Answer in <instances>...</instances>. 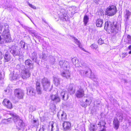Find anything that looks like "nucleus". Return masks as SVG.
Instances as JSON below:
<instances>
[{"mask_svg":"<svg viewBox=\"0 0 131 131\" xmlns=\"http://www.w3.org/2000/svg\"><path fill=\"white\" fill-rule=\"evenodd\" d=\"M8 28V26L6 24H4L0 26L1 31H3L2 36H0V41L4 42L5 41L6 42H9L12 41Z\"/></svg>","mask_w":131,"mask_h":131,"instance_id":"f257e3e1","label":"nucleus"},{"mask_svg":"<svg viewBox=\"0 0 131 131\" xmlns=\"http://www.w3.org/2000/svg\"><path fill=\"white\" fill-rule=\"evenodd\" d=\"M106 123L103 121H100L96 125V127L94 125L91 124L89 128L90 131H94L98 128L100 129L99 131H106L105 125Z\"/></svg>","mask_w":131,"mask_h":131,"instance_id":"f03ea898","label":"nucleus"},{"mask_svg":"<svg viewBox=\"0 0 131 131\" xmlns=\"http://www.w3.org/2000/svg\"><path fill=\"white\" fill-rule=\"evenodd\" d=\"M10 115L13 116V121L15 124H16V127L18 128L19 130H20L24 126V123L23 120L16 114L11 113Z\"/></svg>","mask_w":131,"mask_h":131,"instance_id":"7ed1b4c3","label":"nucleus"},{"mask_svg":"<svg viewBox=\"0 0 131 131\" xmlns=\"http://www.w3.org/2000/svg\"><path fill=\"white\" fill-rule=\"evenodd\" d=\"M117 9L114 5H111L108 7L106 9V14L109 16L114 15L117 12Z\"/></svg>","mask_w":131,"mask_h":131,"instance_id":"20e7f679","label":"nucleus"},{"mask_svg":"<svg viewBox=\"0 0 131 131\" xmlns=\"http://www.w3.org/2000/svg\"><path fill=\"white\" fill-rule=\"evenodd\" d=\"M72 62L74 65L77 67H82L86 66V64L81 59H78L76 58H73Z\"/></svg>","mask_w":131,"mask_h":131,"instance_id":"39448f33","label":"nucleus"},{"mask_svg":"<svg viewBox=\"0 0 131 131\" xmlns=\"http://www.w3.org/2000/svg\"><path fill=\"white\" fill-rule=\"evenodd\" d=\"M41 82L43 87L44 90L47 91L50 87V81L47 78H44L41 81Z\"/></svg>","mask_w":131,"mask_h":131,"instance_id":"423d86ee","label":"nucleus"},{"mask_svg":"<svg viewBox=\"0 0 131 131\" xmlns=\"http://www.w3.org/2000/svg\"><path fill=\"white\" fill-rule=\"evenodd\" d=\"M11 50L10 52L13 55L15 56H19L21 53L20 48L15 46H12L11 48Z\"/></svg>","mask_w":131,"mask_h":131,"instance_id":"0eeeda50","label":"nucleus"},{"mask_svg":"<svg viewBox=\"0 0 131 131\" xmlns=\"http://www.w3.org/2000/svg\"><path fill=\"white\" fill-rule=\"evenodd\" d=\"M14 95L19 99H23L24 95V91L20 89H16L15 90Z\"/></svg>","mask_w":131,"mask_h":131,"instance_id":"6e6552de","label":"nucleus"},{"mask_svg":"<svg viewBox=\"0 0 131 131\" xmlns=\"http://www.w3.org/2000/svg\"><path fill=\"white\" fill-rule=\"evenodd\" d=\"M21 75L23 79H26L30 76V73L28 69H25L22 71Z\"/></svg>","mask_w":131,"mask_h":131,"instance_id":"1a4fd4ad","label":"nucleus"},{"mask_svg":"<svg viewBox=\"0 0 131 131\" xmlns=\"http://www.w3.org/2000/svg\"><path fill=\"white\" fill-rule=\"evenodd\" d=\"M69 69L68 68L63 69L64 70L61 72V76L67 79L69 78L70 77L71 74Z\"/></svg>","mask_w":131,"mask_h":131,"instance_id":"9d476101","label":"nucleus"},{"mask_svg":"<svg viewBox=\"0 0 131 131\" xmlns=\"http://www.w3.org/2000/svg\"><path fill=\"white\" fill-rule=\"evenodd\" d=\"M59 65L63 69L66 68L69 69L70 67L69 62L64 60L60 61L59 62Z\"/></svg>","mask_w":131,"mask_h":131,"instance_id":"9b49d317","label":"nucleus"},{"mask_svg":"<svg viewBox=\"0 0 131 131\" xmlns=\"http://www.w3.org/2000/svg\"><path fill=\"white\" fill-rule=\"evenodd\" d=\"M3 104L8 108L11 109L13 108L12 103L7 99H5L3 100Z\"/></svg>","mask_w":131,"mask_h":131,"instance_id":"f8f14e48","label":"nucleus"},{"mask_svg":"<svg viewBox=\"0 0 131 131\" xmlns=\"http://www.w3.org/2000/svg\"><path fill=\"white\" fill-rule=\"evenodd\" d=\"M27 94L30 96H34L35 94V91L34 88L31 87H30L27 88Z\"/></svg>","mask_w":131,"mask_h":131,"instance_id":"ddd939ff","label":"nucleus"},{"mask_svg":"<svg viewBox=\"0 0 131 131\" xmlns=\"http://www.w3.org/2000/svg\"><path fill=\"white\" fill-rule=\"evenodd\" d=\"M84 95V91L82 89H80L78 90L75 93V95L77 98L82 97Z\"/></svg>","mask_w":131,"mask_h":131,"instance_id":"4468645a","label":"nucleus"},{"mask_svg":"<svg viewBox=\"0 0 131 131\" xmlns=\"http://www.w3.org/2000/svg\"><path fill=\"white\" fill-rule=\"evenodd\" d=\"M57 116L59 119L61 118V120L63 121L66 120L67 118L66 114L63 112H59L57 114Z\"/></svg>","mask_w":131,"mask_h":131,"instance_id":"2eb2a0df","label":"nucleus"},{"mask_svg":"<svg viewBox=\"0 0 131 131\" xmlns=\"http://www.w3.org/2000/svg\"><path fill=\"white\" fill-rule=\"evenodd\" d=\"M50 98L52 101L55 102H59L60 101V99L57 94L51 95Z\"/></svg>","mask_w":131,"mask_h":131,"instance_id":"dca6fc26","label":"nucleus"},{"mask_svg":"<svg viewBox=\"0 0 131 131\" xmlns=\"http://www.w3.org/2000/svg\"><path fill=\"white\" fill-rule=\"evenodd\" d=\"M71 125L70 123L67 121L64 122L62 125L64 130H65L69 129Z\"/></svg>","mask_w":131,"mask_h":131,"instance_id":"f3484780","label":"nucleus"},{"mask_svg":"<svg viewBox=\"0 0 131 131\" xmlns=\"http://www.w3.org/2000/svg\"><path fill=\"white\" fill-rule=\"evenodd\" d=\"M113 124L116 129L117 130L119 126V121L116 117L113 120Z\"/></svg>","mask_w":131,"mask_h":131,"instance_id":"a211bd4d","label":"nucleus"},{"mask_svg":"<svg viewBox=\"0 0 131 131\" xmlns=\"http://www.w3.org/2000/svg\"><path fill=\"white\" fill-rule=\"evenodd\" d=\"M73 39L74 41L78 45V46L79 47L82 49L83 51L86 52L84 48L81 47V43L75 37L72 36L71 37Z\"/></svg>","mask_w":131,"mask_h":131,"instance_id":"6ab92c4d","label":"nucleus"},{"mask_svg":"<svg viewBox=\"0 0 131 131\" xmlns=\"http://www.w3.org/2000/svg\"><path fill=\"white\" fill-rule=\"evenodd\" d=\"M36 90L38 93L40 94L42 93L41 89L40 86V83L38 81H37L36 83Z\"/></svg>","mask_w":131,"mask_h":131,"instance_id":"aec40b11","label":"nucleus"},{"mask_svg":"<svg viewBox=\"0 0 131 131\" xmlns=\"http://www.w3.org/2000/svg\"><path fill=\"white\" fill-rule=\"evenodd\" d=\"M4 60L5 62L9 61L11 58V56L10 54L8 52H6L4 56Z\"/></svg>","mask_w":131,"mask_h":131,"instance_id":"412c9836","label":"nucleus"},{"mask_svg":"<svg viewBox=\"0 0 131 131\" xmlns=\"http://www.w3.org/2000/svg\"><path fill=\"white\" fill-rule=\"evenodd\" d=\"M32 61L30 59H28L25 61V65L28 68H32L33 66L32 64Z\"/></svg>","mask_w":131,"mask_h":131,"instance_id":"4be33fe9","label":"nucleus"},{"mask_svg":"<svg viewBox=\"0 0 131 131\" xmlns=\"http://www.w3.org/2000/svg\"><path fill=\"white\" fill-rule=\"evenodd\" d=\"M80 73L81 74L83 75H86V76H89V73H91V70L88 69L86 71H84L83 70H81L80 71Z\"/></svg>","mask_w":131,"mask_h":131,"instance_id":"5701e85b","label":"nucleus"},{"mask_svg":"<svg viewBox=\"0 0 131 131\" xmlns=\"http://www.w3.org/2000/svg\"><path fill=\"white\" fill-rule=\"evenodd\" d=\"M103 20L101 19H98L96 21V24L97 27H101L103 23Z\"/></svg>","mask_w":131,"mask_h":131,"instance_id":"b1692460","label":"nucleus"},{"mask_svg":"<svg viewBox=\"0 0 131 131\" xmlns=\"http://www.w3.org/2000/svg\"><path fill=\"white\" fill-rule=\"evenodd\" d=\"M111 26V23L109 21H106L105 23L104 29L106 30H110V27Z\"/></svg>","mask_w":131,"mask_h":131,"instance_id":"393cba45","label":"nucleus"},{"mask_svg":"<svg viewBox=\"0 0 131 131\" xmlns=\"http://www.w3.org/2000/svg\"><path fill=\"white\" fill-rule=\"evenodd\" d=\"M88 76L95 81H96L97 79V76L94 75L93 73H92L91 71V73H89V76Z\"/></svg>","mask_w":131,"mask_h":131,"instance_id":"a878e982","label":"nucleus"},{"mask_svg":"<svg viewBox=\"0 0 131 131\" xmlns=\"http://www.w3.org/2000/svg\"><path fill=\"white\" fill-rule=\"evenodd\" d=\"M74 85L73 84H71L69 85L68 88V91H70V93H74L75 90L73 89Z\"/></svg>","mask_w":131,"mask_h":131,"instance_id":"bb28decb","label":"nucleus"},{"mask_svg":"<svg viewBox=\"0 0 131 131\" xmlns=\"http://www.w3.org/2000/svg\"><path fill=\"white\" fill-rule=\"evenodd\" d=\"M60 94L61 96H62V99H64L65 97V96L67 94V91L64 89L61 90V91L60 92Z\"/></svg>","mask_w":131,"mask_h":131,"instance_id":"cd10ccee","label":"nucleus"},{"mask_svg":"<svg viewBox=\"0 0 131 131\" xmlns=\"http://www.w3.org/2000/svg\"><path fill=\"white\" fill-rule=\"evenodd\" d=\"M10 79L11 80H15L17 79L18 75L17 74H10Z\"/></svg>","mask_w":131,"mask_h":131,"instance_id":"c85d7f7f","label":"nucleus"},{"mask_svg":"<svg viewBox=\"0 0 131 131\" xmlns=\"http://www.w3.org/2000/svg\"><path fill=\"white\" fill-rule=\"evenodd\" d=\"M89 20V17L87 15H85L83 18V21L84 25L86 26Z\"/></svg>","mask_w":131,"mask_h":131,"instance_id":"c756f323","label":"nucleus"},{"mask_svg":"<svg viewBox=\"0 0 131 131\" xmlns=\"http://www.w3.org/2000/svg\"><path fill=\"white\" fill-rule=\"evenodd\" d=\"M31 55V58L32 60L36 62L37 58V54L35 52H33L32 53Z\"/></svg>","mask_w":131,"mask_h":131,"instance_id":"7c9ffc66","label":"nucleus"},{"mask_svg":"<svg viewBox=\"0 0 131 131\" xmlns=\"http://www.w3.org/2000/svg\"><path fill=\"white\" fill-rule=\"evenodd\" d=\"M54 84L56 86H58L60 84V79L57 78H54Z\"/></svg>","mask_w":131,"mask_h":131,"instance_id":"2f4dec72","label":"nucleus"},{"mask_svg":"<svg viewBox=\"0 0 131 131\" xmlns=\"http://www.w3.org/2000/svg\"><path fill=\"white\" fill-rule=\"evenodd\" d=\"M116 28L117 29H118V28L117 27V25H115L114 26H112V25H111L110 27V30L112 32H114L115 29Z\"/></svg>","mask_w":131,"mask_h":131,"instance_id":"473e14b6","label":"nucleus"},{"mask_svg":"<svg viewBox=\"0 0 131 131\" xmlns=\"http://www.w3.org/2000/svg\"><path fill=\"white\" fill-rule=\"evenodd\" d=\"M131 15V13L128 10H126V13L125 15V17L127 18V19H128L129 17Z\"/></svg>","mask_w":131,"mask_h":131,"instance_id":"72a5a7b5","label":"nucleus"},{"mask_svg":"<svg viewBox=\"0 0 131 131\" xmlns=\"http://www.w3.org/2000/svg\"><path fill=\"white\" fill-rule=\"evenodd\" d=\"M90 47L92 49L96 50L98 48L97 45L95 43L91 45L90 46Z\"/></svg>","mask_w":131,"mask_h":131,"instance_id":"f704fd0d","label":"nucleus"},{"mask_svg":"<svg viewBox=\"0 0 131 131\" xmlns=\"http://www.w3.org/2000/svg\"><path fill=\"white\" fill-rule=\"evenodd\" d=\"M85 102L87 105H89L91 102V100L90 99H86L85 100Z\"/></svg>","mask_w":131,"mask_h":131,"instance_id":"c9c22d12","label":"nucleus"},{"mask_svg":"<svg viewBox=\"0 0 131 131\" xmlns=\"http://www.w3.org/2000/svg\"><path fill=\"white\" fill-rule=\"evenodd\" d=\"M20 45L21 46V48H22L23 49H25V43L24 42H23L22 41H21L20 42Z\"/></svg>","mask_w":131,"mask_h":131,"instance_id":"e433bc0d","label":"nucleus"},{"mask_svg":"<svg viewBox=\"0 0 131 131\" xmlns=\"http://www.w3.org/2000/svg\"><path fill=\"white\" fill-rule=\"evenodd\" d=\"M127 37L128 41V43H131V36L129 35H127Z\"/></svg>","mask_w":131,"mask_h":131,"instance_id":"4c0bfd02","label":"nucleus"},{"mask_svg":"<svg viewBox=\"0 0 131 131\" xmlns=\"http://www.w3.org/2000/svg\"><path fill=\"white\" fill-rule=\"evenodd\" d=\"M98 43L100 45H102L104 41L101 38H100L98 41Z\"/></svg>","mask_w":131,"mask_h":131,"instance_id":"58836bf2","label":"nucleus"},{"mask_svg":"<svg viewBox=\"0 0 131 131\" xmlns=\"http://www.w3.org/2000/svg\"><path fill=\"white\" fill-rule=\"evenodd\" d=\"M28 4L31 7L34 9H36V7L33 5L30 4L29 2L28 3Z\"/></svg>","mask_w":131,"mask_h":131,"instance_id":"ea45409f","label":"nucleus"},{"mask_svg":"<svg viewBox=\"0 0 131 131\" xmlns=\"http://www.w3.org/2000/svg\"><path fill=\"white\" fill-rule=\"evenodd\" d=\"M30 111L31 112L35 111L36 110V108L34 106H31L30 108Z\"/></svg>","mask_w":131,"mask_h":131,"instance_id":"a19ab883","label":"nucleus"},{"mask_svg":"<svg viewBox=\"0 0 131 131\" xmlns=\"http://www.w3.org/2000/svg\"><path fill=\"white\" fill-rule=\"evenodd\" d=\"M127 55V53H123L122 54V58H123L125 57Z\"/></svg>","mask_w":131,"mask_h":131,"instance_id":"79ce46f5","label":"nucleus"},{"mask_svg":"<svg viewBox=\"0 0 131 131\" xmlns=\"http://www.w3.org/2000/svg\"><path fill=\"white\" fill-rule=\"evenodd\" d=\"M117 117H119V121L122 122V121L123 118L122 116L120 115H117Z\"/></svg>","mask_w":131,"mask_h":131,"instance_id":"37998d69","label":"nucleus"},{"mask_svg":"<svg viewBox=\"0 0 131 131\" xmlns=\"http://www.w3.org/2000/svg\"><path fill=\"white\" fill-rule=\"evenodd\" d=\"M33 123H34V126H35L36 125H37L38 124V123H37V121L35 119L33 120Z\"/></svg>","mask_w":131,"mask_h":131,"instance_id":"c03bdc74","label":"nucleus"},{"mask_svg":"<svg viewBox=\"0 0 131 131\" xmlns=\"http://www.w3.org/2000/svg\"><path fill=\"white\" fill-rule=\"evenodd\" d=\"M45 129L43 126H42L40 128V129L39 130V131H44Z\"/></svg>","mask_w":131,"mask_h":131,"instance_id":"a18cd8bd","label":"nucleus"},{"mask_svg":"<svg viewBox=\"0 0 131 131\" xmlns=\"http://www.w3.org/2000/svg\"><path fill=\"white\" fill-rule=\"evenodd\" d=\"M43 57H42V59L45 60L46 59V56L45 54H43Z\"/></svg>","mask_w":131,"mask_h":131,"instance_id":"49530a36","label":"nucleus"},{"mask_svg":"<svg viewBox=\"0 0 131 131\" xmlns=\"http://www.w3.org/2000/svg\"><path fill=\"white\" fill-rule=\"evenodd\" d=\"M53 124H54V123L52 122H51V127H52L51 131H52V128L53 127Z\"/></svg>","mask_w":131,"mask_h":131,"instance_id":"de8ad7c7","label":"nucleus"},{"mask_svg":"<svg viewBox=\"0 0 131 131\" xmlns=\"http://www.w3.org/2000/svg\"><path fill=\"white\" fill-rule=\"evenodd\" d=\"M2 53L0 51V60L2 59Z\"/></svg>","mask_w":131,"mask_h":131,"instance_id":"09e8293b","label":"nucleus"},{"mask_svg":"<svg viewBox=\"0 0 131 131\" xmlns=\"http://www.w3.org/2000/svg\"><path fill=\"white\" fill-rule=\"evenodd\" d=\"M65 11V10H64V9H62L61 10V12H62V13L63 14V18H64V13H63V11Z\"/></svg>","mask_w":131,"mask_h":131,"instance_id":"8fccbe9b","label":"nucleus"},{"mask_svg":"<svg viewBox=\"0 0 131 131\" xmlns=\"http://www.w3.org/2000/svg\"><path fill=\"white\" fill-rule=\"evenodd\" d=\"M100 0H94V2L95 3H97V2L99 1Z\"/></svg>","mask_w":131,"mask_h":131,"instance_id":"3c124183","label":"nucleus"},{"mask_svg":"<svg viewBox=\"0 0 131 131\" xmlns=\"http://www.w3.org/2000/svg\"><path fill=\"white\" fill-rule=\"evenodd\" d=\"M34 35H35V36L37 38H39L40 36H37V35H36V34H35Z\"/></svg>","mask_w":131,"mask_h":131,"instance_id":"603ef678","label":"nucleus"},{"mask_svg":"<svg viewBox=\"0 0 131 131\" xmlns=\"http://www.w3.org/2000/svg\"><path fill=\"white\" fill-rule=\"evenodd\" d=\"M128 49L129 50H131V45L129 46L128 47Z\"/></svg>","mask_w":131,"mask_h":131,"instance_id":"864d4df0","label":"nucleus"},{"mask_svg":"<svg viewBox=\"0 0 131 131\" xmlns=\"http://www.w3.org/2000/svg\"><path fill=\"white\" fill-rule=\"evenodd\" d=\"M128 53H129V54H131V50Z\"/></svg>","mask_w":131,"mask_h":131,"instance_id":"5fc2aeb1","label":"nucleus"},{"mask_svg":"<svg viewBox=\"0 0 131 131\" xmlns=\"http://www.w3.org/2000/svg\"><path fill=\"white\" fill-rule=\"evenodd\" d=\"M64 16H65V17H66V15H64Z\"/></svg>","mask_w":131,"mask_h":131,"instance_id":"6e6d98bb","label":"nucleus"},{"mask_svg":"<svg viewBox=\"0 0 131 131\" xmlns=\"http://www.w3.org/2000/svg\"><path fill=\"white\" fill-rule=\"evenodd\" d=\"M1 118V117L0 116V119Z\"/></svg>","mask_w":131,"mask_h":131,"instance_id":"4d7b16f0","label":"nucleus"},{"mask_svg":"<svg viewBox=\"0 0 131 131\" xmlns=\"http://www.w3.org/2000/svg\"><path fill=\"white\" fill-rule=\"evenodd\" d=\"M9 119V118H8L7 119L8 120Z\"/></svg>","mask_w":131,"mask_h":131,"instance_id":"13d9d810","label":"nucleus"},{"mask_svg":"<svg viewBox=\"0 0 131 131\" xmlns=\"http://www.w3.org/2000/svg\"><path fill=\"white\" fill-rule=\"evenodd\" d=\"M131 1V0H130Z\"/></svg>","mask_w":131,"mask_h":131,"instance_id":"bf43d9fd","label":"nucleus"}]
</instances>
